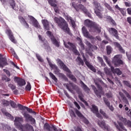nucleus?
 Returning <instances> with one entry per match:
<instances>
[{
  "instance_id": "53",
  "label": "nucleus",
  "mask_w": 131,
  "mask_h": 131,
  "mask_svg": "<svg viewBox=\"0 0 131 131\" xmlns=\"http://www.w3.org/2000/svg\"><path fill=\"white\" fill-rule=\"evenodd\" d=\"M18 19L20 22H21V23H23V24H24L26 22L25 19L22 16H19Z\"/></svg>"
},
{
  "instance_id": "45",
  "label": "nucleus",
  "mask_w": 131,
  "mask_h": 131,
  "mask_svg": "<svg viewBox=\"0 0 131 131\" xmlns=\"http://www.w3.org/2000/svg\"><path fill=\"white\" fill-rule=\"evenodd\" d=\"M104 71L105 74H106V75H110V74H111L110 71L109 70L108 68H107V67L104 68Z\"/></svg>"
},
{
  "instance_id": "32",
  "label": "nucleus",
  "mask_w": 131,
  "mask_h": 131,
  "mask_svg": "<svg viewBox=\"0 0 131 131\" xmlns=\"http://www.w3.org/2000/svg\"><path fill=\"white\" fill-rule=\"evenodd\" d=\"M10 6L12 7V9L13 10H15V11L17 10V8H16V4H15V1L14 0H9Z\"/></svg>"
},
{
  "instance_id": "25",
  "label": "nucleus",
  "mask_w": 131,
  "mask_h": 131,
  "mask_svg": "<svg viewBox=\"0 0 131 131\" xmlns=\"http://www.w3.org/2000/svg\"><path fill=\"white\" fill-rule=\"evenodd\" d=\"M114 125H115L116 127H117V129H118V130L121 131L120 130V127H121V128H122V129H123L124 130H126V129H125V128L124 127H123V125L121 123L118 122V125L116 123V122H114Z\"/></svg>"
},
{
  "instance_id": "41",
  "label": "nucleus",
  "mask_w": 131,
  "mask_h": 131,
  "mask_svg": "<svg viewBox=\"0 0 131 131\" xmlns=\"http://www.w3.org/2000/svg\"><path fill=\"white\" fill-rule=\"evenodd\" d=\"M75 113L77 114V115L78 116V117H80V118H83V115L81 114V113L79 112V111L77 110H75Z\"/></svg>"
},
{
  "instance_id": "10",
  "label": "nucleus",
  "mask_w": 131,
  "mask_h": 131,
  "mask_svg": "<svg viewBox=\"0 0 131 131\" xmlns=\"http://www.w3.org/2000/svg\"><path fill=\"white\" fill-rule=\"evenodd\" d=\"M46 33L47 35H48V36H49V37L51 38V41L52 42L53 45L55 46V47H56L57 48H59V47H60V41H58L57 39H56L55 37H54V36H53L52 32H51V31H48Z\"/></svg>"
},
{
  "instance_id": "8",
  "label": "nucleus",
  "mask_w": 131,
  "mask_h": 131,
  "mask_svg": "<svg viewBox=\"0 0 131 131\" xmlns=\"http://www.w3.org/2000/svg\"><path fill=\"white\" fill-rule=\"evenodd\" d=\"M121 58H122V56L121 55H117L114 56L113 59V63L114 64L115 66L123 65V61L120 59Z\"/></svg>"
},
{
  "instance_id": "23",
  "label": "nucleus",
  "mask_w": 131,
  "mask_h": 131,
  "mask_svg": "<svg viewBox=\"0 0 131 131\" xmlns=\"http://www.w3.org/2000/svg\"><path fill=\"white\" fill-rule=\"evenodd\" d=\"M14 79L17 80V84L18 85H19V86H23V85H25V84H26V82L25 79H18V77H15Z\"/></svg>"
},
{
  "instance_id": "34",
  "label": "nucleus",
  "mask_w": 131,
  "mask_h": 131,
  "mask_svg": "<svg viewBox=\"0 0 131 131\" xmlns=\"http://www.w3.org/2000/svg\"><path fill=\"white\" fill-rule=\"evenodd\" d=\"M77 40L79 41V45L80 46L82 50H84V45H83V43H82V41L81 40V39L79 37L77 38Z\"/></svg>"
},
{
  "instance_id": "61",
  "label": "nucleus",
  "mask_w": 131,
  "mask_h": 131,
  "mask_svg": "<svg viewBox=\"0 0 131 131\" xmlns=\"http://www.w3.org/2000/svg\"><path fill=\"white\" fill-rule=\"evenodd\" d=\"M74 105L77 107V108L79 110L80 109V106H79V104L76 101L74 102Z\"/></svg>"
},
{
  "instance_id": "54",
  "label": "nucleus",
  "mask_w": 131,
  "mask_h": 131,
  "mask_svg": "<svg viewBox=\"0 0 131 131\" xmlns=\"http://www.w3.org/2000/svg\"><path fill=\"white\" fill-rule=\"evenodd\" d=\"M5 115L6 116H7L8 118H10L11 119H14V118H13V117H12V115L10 114V113H5Z\"/></svg>"
},
{
  "instance_id": "13",
  "label": "nucleus",
  "mask_w": 131,
  "mask_h": 131,
  "mask_svg": "<svg viewBox=\"0 0 131 131\" xmlns=\"http://www.w3.org/2000/svg\"><path fill=\"white\" fill-rule=\"evenodd\" d=\"M82 32L83 36L85 37H86V38H89V39H91V40L95 39V37L90 34V33L88 30H86V28H85L84 27L82 28Z\"/></svg>"
},
{
  "instance_id": "18",
  "label": "nucleus",
  "mask_w": 131,
  "mask_h": 131,
  "mask_svg": "<svg viewBox=\"0 0 131 131\" xmlns=\"http://www.w3.org/2000/svg\"><path fill=\"white\" fill-rule=\"evenodd\" d=\"M108 31L110 33H111L112 35H114V36H115L117 39L119 38V37H118V32L117 31V30L113 28H111L108 29Z\"/></svg>"
},
{
  "instance_id": "36",
  "label": "nucleus",
  "mask_w": 131,
  "mask_h": 131,
  "mask_svg": "<svg viewBox=\"0 0 131 131\" xmlns=\"http://www.w3.org/2000/svg\"><path fill=\"white\" fill-rule=\"evenodd\" d=\"M68 20L70 22L71 24L72 25V27L73 28H75V22L73 19H72V18H71V17H68Z\"/></svg>"
},
{
  "instance_id": "46",
  "label": "nucleus",
  "mask_w": 131,
  "mask_h": 131,
  "mask_svg": "<svg viewBox=\"0 0 131 131\" xmlns=\"http://www.w3.org/2000/svg\"><path fill=\"white\" fill-rule=\"evenodd\" d=\"M26 91H31V85L29 82H27V86L26 87Z\"/></svg>"
},
{
  "instance_id": "6",
  "label": "nucleus",
  "mask_w": 131,
  "mask_h": 131,
  "mask_svg": "<svg viewBox=\"0 0 131 131\" xmlns=\"http://www.w3.org/2000/svg\"><path fill=\"white\" fill-rule=\"evenodd\" d=\"M94 7H95V13L99 18H103V15L101 13V11H103V8L101 7V5L97 3H94Z\"/></svg>"
},
{
  "instance_id": "60",
  "label": "nucleus",
  "mask_w": 131,
  "mask_h": 131,
  "mask_svg": "<svg viewBox=\"0 0 131 131\" xmlns=\"http://www.w3.org/2000/svg\"><path fill=\"white\" fill-rule=\"evenodd\" d=\"M85 45L89 47V48H92V44H91V42H89V41L86 40L85 42Z\"/></svg>"
},
{
  "instance_id": "1",
  "label": "nucleus",
  "mask_w": 131,
  "mask_h": 131,
  "mask_svg": "<svg viewBox=\"0 0 131 131\" xmlns=\"http://www.w3.org/2000/svg\"><path fill=\"white\" fill-rule=\"evenodd\" d=\"M54 20L55 23L58 24L59 27L63 30L66 33L72 35L71 32H70V29L68 27V24H67L65 19L62 17H54Z\"/></svg>"
},
{
  "instance_id": "62",
  "label": "nucleus",
  "mask_w": 131,
  "mask_h": 131,
  "mask_svg": "<svg viewBox=\"0 0 131 131\" xmlns=\"http://www.w3.org/2000/svg\"><path fill=\"white\" fill-rule=\"evenodd\" d=\"M105 95L108 98H111L112 97V94L111 93V92L106 93Z\"/></svg>"
},
{
  "instance_id": "57",
  "label": "nucleus",
  "mask_w": 131,
  "mask_h": 131,
  "mask_svg": "<svg viewBox=\"0 0 131 131\" xmlns=\"http://www.w3.org/2000/svg\"><path fill=\"white\" fill-rule=\"evenodd\" d=\"M108 18H110V20L112 23L113 25H116V23H115V21H114V20H113L111 17L109 16Z\"/></svg>"
},
{
  "instance_id": "5",
  "label": "nucleus",
  "mask_w": 131,
  "mask_h": 131,
  "mask_svg": "<svg viewBox=\"0 0 131 131\" xmlns=\"http://www.w3.org/2000/svg\"><path fill=\"white\" fill-rule=\"evenodd\" d=\"M23 122V118L16 117L14 120V124L19 130H24V125L21 124Z\"/></svg>"
},
{
  "instance_id": "35",
  "label": "nucleus",
  "mask_w": 131,
  "mask_h": 131,
  "mask_svg": "<svg viewBox=\"0 0 131 131\" xmlns=\"http://www.w3.org/2000/svg\"><path fill=\"white\" fill-rule=\"evenodd\" d=\"M112 48L110 46H106V52L107 55H110L112 53Z\"/></svg>"
},
{
  "instance_id": "56",
  "label": "nucleus",
  "mask_w": 131,
  "mask_h": 131,
  "mask_svg": "<svg viewBox=\"0 0 131 131\" xmlns=\"http://www.w3.org/2000/svg\"><path fill=\"white\" fill-rule=\"evenodd\" d=\"M9 88H10L12 90H15L16 89V86L14 85L13 84H9L8 85Z\"/></svg>"
},
{
  "instance_id": "44",
  "label": "nucleus",
  "mask_w": 131,
  "mask_h": 131,
  "mask_svg": "<svg viewBox=\"0 0 131 131\" xmlns=\"http://www.w3.org/2000/svg\"><path fill=\"white\" fill-rule=\"evenodd\" d=\"M17 107H18L19 109H20V110H21V111H24V110H25V109H26V106H23L20 104H18L17 105Z\"/></svg>"
},
{
  "instance_id": "37",
  "label": "nucleus",
  "mask_w": 131,
  "mask_h": 131,
  "mask_svg": "<svg viewBox=\"0 0 131 131\" xmlns=\"http://www.w3.org/2000/svg\"><path fill=\"white\" fill-rule=\"evenodd\" d=\"M68 20L70 22L71 24L72 25V27L73 28H75V22L73 19H72V18H71V17H68Z\"/></svg>"
},
{
  "instance_id": "3",
  "label": "nucleus",
  "mask_w": 131,
  "mask_h": 131,
  "mask_svg": "<svg viewBox=\"0 0 131 131\" xmlns=\"http://www.w3.org/2000/svg\"><path fill=\"white\" fill-rule=\"evenodd\" d=\"M95 83L96 85H97L98 90H97V88H96V86L92 85H91L92 89L93 90L95 94L97 96L98 98H101L102 96L101 95H104V91H103V88L99 84V83L97 82H96V80H94Z\"/></svg>"
},
{
  "instance_id": "48",
  "label": "nucleus",
  "mask_w": 131,
  "mask_h": 131,
  "mask_svg": "<svg viewBox=\"0 0 131 131\" xmlns=\"http://www.w3.org/2000/svg\"><path fill=\"white\" fill-rule=\"evenodd\" d=\"M36 57L40 62H43V59L41 57L40 55L38 54H36Z\"/></svg>"
},
{
  "instance_id": "55",
  "label": "nucleus",
  "mask_w": 131,
  "mask_h": 131,
  "mask_svg": "<svg viewBox=\"0 0 131 131\" xmlns=\"http://www.w3.org/2000/svg\"><path fill=\"white\" fill-rule=\"evenodd\" d=\"M120 11L121 12V14H122L123 16H125L126 11L124 9H121Z\"/></svg>"
},
{
  "instance_id": "64",
  "label": "nucleus",
  "mask_w": 131,
  "mask_h": 131,
  "mask_svg": "<svg viewBox=\"0 0 131 131\" xmlns=\"http://www.w3.org/2000/svg\"><path fill=\"white\" fill-rule=\"evenodd\" d=\"M127 12L128 13V14H129V15H131V8H128L127 9Z\"/></svg>"
},
{
  "instance_id": "33",
  "label": "nucleus",
  "mask_w": 131,
  "mask_h": 131,
  "mask_svg": "<svg viewBox=\"0 0 131 131\" xmlns=\"http://www.w3.org/2000/svg\"><path fill=\"white\" fill-rule=\"evenodd\" d=\"M76 61L78 65H82V66H83V60H82V59H81V58H80L79 56L77 57Z\"/></svg>"
},
{
  "instance_id": "52",
  "label": "nucleus",
  "mask_w": 131,
  "mask_h": 131,
  "mask_svg": "<svg viewBox=\"0 0 131 131\" xmlns=\"http://www.w3.org/2000/svg\"><path fill=\"white\" fill-rule=\"evenodd\" d=\"M123 83H124L125 85H127V86H128V88H129L130 89H131L130 83H129V82H128V81H123Z\"/></svg>"
},
{
  "instance_id": "31",
  "label": "nucleus",
  "mask_w": 131,
  "mask_h": 131,
  "mask_svg": "<svg viewBox=\"0 0 131 131\" xmlns=\"http://www.w3.org/2000/svg\"><path fill=\"white\" fill-rule=\"evenodd\" d=\"M54 3V2L51 3L50 5L52 7H54V10L55 13H58L59 12V8L57 6V5Z\"/></svg>"
},
{
  "instance_id": "38",
  "label": "nucleus",
  "mask_w": 131,
  "mask_h": 131,
  "mask_svg": "<svg viewBox=\"0 0 131 131\" xmlns=\"http://www.w3.org/2000/svg\"><path fill=\"white\" fill-rule=\"evenodd\" d=\"M45 129H47V130L52 131V126L49 125V124H45L44 125Z\"/></svg>"
},
{
  "instance_id": "39",
  "label": "nucleus",
  "mask_w": 131,
  "mask_h": 131,
  "mask_svg": "<svg viewBox=\"0 0 131 131\" xmlns=\"http://www.w3.org/2000/svg\"><path fill=\"white\" fill-rule=\"evenodd\" d=\"M49 75L51 77V78L54 80L55 82H58V79L55 76H54L53 73L51 72L49 73Z\"/></svg>"
},
{
  "instance_id": "2",
  "label": "nucleus",
  "mask_w": 131,
  "mask_h": 131,
  "mask_svg": "<svg viewBox=\"0 0 131 131\" xmlns=\"http://www.w3.org/2000/svg\"><path fill=\"white\" fill-rule=\"evenodd\" d=\"M84 25L91 28L93 30L92 31L93 32H97L98 33L101 32V27L96 23H93V21L89 19H86L84 21Z\"/></svg>"
},
{
  "instance_id": "28",
  "label": "nucleus",
  "mask_w": 131,
  "mask_h": 131,
  "mask_svg": "<svg viewBox=\"0 0 131 131\" xmlns=\"http://www.w3.org/2000/svg\"><path fill=\"white\" fill-rule=\"evenodd\" d=\"M92 112H93V113H94L95 114V113H98V112H99V109H98V106L93 104L92 105V107L90 108Z\"/></svg>"
},
{
  "instance_id": "63",
  "label": "nucleus",
  "mask_w": 131,
  "mask_h": 131,
  "mask_svg": "<svg viewBox=\"0 0 131 131\" xmlns=\"http://www.w3.org/2000/svg\"><path fill=\"white\" fill-rule=\"evenodd\" d=\"M95 114H96V116L97 117H98V118H100V119H102V118H103V117H102V115H101V114H100L99 113H95Z\"/></svg>"
},
{
  "instance_id": "51",
  "label": "nucleus",
  "mask_w": 131,
  "mask_h": 131,
  "mask_svg": "<svg viewBox=\"0 0 131 131\" xmlns=\"http://www.w3.org/2000/svg\"><path fill=\"white\" fill-rule=\"evenodd\" d=\"M3 128L6 129V130H11V127L8 125H4L3 126Z\"/></svg>"
},
{
  "instance_id": "59",
  "label": "nucleus",
  "mask_w": 131,
  "mask_h": 131,
  "mask_svg": "<svg viewBox=\"0 0 131 131\" xmlns=\"http://www.w3.org/2000/svg\"><path fill=\"white\" fill-rule=\"evenodd\" d=\"M10 103L9 102V101H7V100H4L3 101V105L4 106H9Z\"/></svg>"
},
{
  "instance_id": "9",
  "label": "nucleus",
  "mask_w": 131,
  "mask_h": 131,
  "mask_svg": "<svg viewBox=\"0 0 131 131\" xmlns=\"http://www.w3.org/2000/svg\"><path fill=\"white\" fill-rule=\"evenodd\" d=\"M64 46L67 48V49H69V50H70L71 51H73L76 55H79V53H78V51L76 50L75 48V46L73 45V43L68 42V43H66V42H64Z\"/></svg>"
},
{
  "instance_id": "11",
  "label": "nucleus",
  "mask_w": 131,
  "mask_h": 131,
  "mask_svg": "<svg viewBox=\"0 0 131 131\" xmlns=\"http://www.w3.org/2000/svg\"><path fill=\"white\" fill-rule=\"evenodd\" d=\"M97 124L99 127H101L103 130L110 131V126L106 125L104 121L98 120Z\"/></svg>"
},
{
  "instance_id": "16",
  "label": "nucleus",
  "mask_w": 131,
  "mask_h": 131,
  "mask_svg": "<svg viewBox=\"0 0 131 131\" xmlns=\"http://www.w3.org/2000/svg\"><path fill=\"white\" fill-rule=\"evenodd\" d=\"M30 24L33 25V26H34L35 28H40V25H39V24L38 23V21H37V20L35 19L33 16H30Z\"/></svg>"
},
{
  "instance_id": "21",
  "label": "nucleus",
  "mask_w": 131,
  "mask_h": 131,
  "mask_svg": "<svg viewBox=\"0 0 131 131\" xmlns=\"http://www.w3.org/2000/svg\"><path fill=\"white\" fill-rule=\"evenodd\" d=\"M41 22L44 29L45 30H50V23H49V21L47 19H42Z\"/></svg>"
},
{
  "instance_id": "24",
  "label": "nucleus",
  "mask_w": 131,
  "mask_h": 131,
  "mask_svg": "<svg viewBox=\"0 0 131 131\" xmlns=\"http://www.w3.org/2000/svg\"><path fill=\"white\" fill-rule=\"evenodd\" d=\"M24 129L20 130L21 131H33V127L30 125L29 124H26V125H24Z\"/></svg>"
},
{
  "instance_id": "15",
  "label": "nucleus",
  "mask_w": 131,
  "mask_h": 131,
  "mask_svg": "<svg viewBox=\"0 0 131 131\" xmlns=\"http://www.w3.org/2000/svg\"><path fill=\"white\" fill-rule=\"evenodd\" d=\"M118 118H119V120H121L122 122L124 123L125 125L127 126H129V127H131V122L129 120H126L125 118H124L123 117L120 115H117Z\"/></svg>"
},
{
  "instance_id": "40",
  "label": "nucleus",
  "mask_w": 131,
  "mask_h": 131,
  "mask_svg": "<svg viewBox=\"0 0 131 131\" xmlns=\"http://www.w3.org/2000/svg\"><path fill=\"white\" fill-rule=\"evenodd\" d=\"M104 6L106 7V8H107V9H108V10H109V11L112 12V13H114V10L113 9H112V7H111V6H110V5H109L108 4L105 3Z\"/></svg>"
},
{
  "instance_id": "19",
  "label": "nucleus",
  "mask_w": 131,
  "mask_h": 131,
  "mask_svg": "<svg viewBox=\"0 0 131 131\" xmlns=\"http://www.w3.org/2000/svg\"><path fill=\"white\" fill-rule=\"evenodd\" d=\"M7 65H8V64L7 58L5 57H0V67H1V68H4L5 66H7Z\"/></svg>"
},
{
  "instance_id": "27",
  "label": "nucleus",
  "mask_w": 131,
  "mask_h": 131,
  "mask_svg": "<svg viewBox=\"0 0 131 131\" xmlns=\"http://www.w3.org/2000/svg\"><path fill=\"white\" fill-rule=\"evenodd\" d=\"M119 95L124 103H125V104H128V101H127V99H126V97L124 96V94L122 93V92H119Z\"/></svg>"
},
{
  "instance_id": "47",
  "label": "nucleus",
  "mask_w": 131,
  "mask_h": 131,
  "mask_svg": "<svg viewBox=\"0 0 131 131\" xmlns=\"http://www.w3.org/2000/svg\"><path fill=\"white\" fill-rule=\"evenodd\" d=\"M70 115L71 117H76V115L72 110H70Z\"/></svg>"
},
{
  "instance_id": "43",
  "label": "nucleus",
  "mask_w": 131,
  "mask_h": 131,
  "mask_svg": "<svg viewBox=\"0 0 131 131\" xmlns=\"http://www.w3.org/2000/svg\"><path fill=\"white\" fill-rule=\"evenodd\" d=\"M103 101L105 104V105H106V106H107V107H110V102H109V101L108 100V99H107L106 98L103 97Z\"/></svg>"
},
{
  "instance_id": "26",
  "label": "nucleus",
  "mask_w": 131,
  "mask_h": 131,
  "mask_svg": "<svg viewBox=\"0 0 131 131\" xmlns=\"http://www.w3.org/2000/svg\"><path fill=\"white\" fill-rule=\"evenodd\" d=\"M113 43L115 47H117V48H118L119 51H120L121 53H125L124 50H123V49H122V47H121L119 43L117 42H114Z\"/></svg>"
},
{
  "instance_id": "29",
  "label": "nucleus",
  "mask_w": 131,
  "mask_h": 131,
  "mask_svg": "<svg viewBox=\"0 0 131 131\" xmlns=\"http://www.w3.org/2000/svg\"><path fill=\"white\" fill-rule=\"evenodd\" d=\"M97 61L98 63H100V64H101V66H103V67L106 66V64H105V62H104V60H103V58H102V57L98 56Z\"/></svg>"
},
{
  "instance_id": "14",
  "label": "nucleus",
  "mask_w": 131,
  "mask_h": 131,
  "mask_svg": "<svg viewBox=\"0 0 131 131\" xmlns=\"http://www.w3.org/2000/svg\"><path fill=\"white\" fill-rule=\"evenodd\" d=\"M56 61L58 65H59L63 70L70 73V70L67 68V66H66V65H65V64H64L60 59H57Z\"/></svg>"
},
{
  "instance_id": "49",
  "label": "nucleus",
  "mask_w": 131,
  "mask_h": 131,
  "mask_svg": "<svg viewBox=\"0 0 131 131\" xmlns=\"http://www.w3.org/2000/svg\"><path fill=\"white\" fill-rule=\"evenodd\" d=\"M69 77L70 78V79L73 80V81H76V78H75V77L73 75L70 74L69 75Z\"/></svg>"
},
{
  "instance_id": "22",
  "label": "nucleus",
  "mask_w": 131,
  "mask_h": 131,
  "mask_svg": "<svg viewBox=\"0 0 131 131\" xmlns=\"http://www.w3.org/2000/svg\"><path fill=\"white\" fill-rule=\"evenodd\" d=\"M47 59L50 67H51V68L56 69V71H55V74H58V73H59V71H60V70L58 69V67L56 66V64H53V63H52V62H51V60H50L49 58H47Z\"/></svg>"
},
{
  "instance_id": "7",
  "label": "nucleus",
  "mask_w": 131,
  "mask_h": 131,
  "mask_svg": "<svg viewBox=\"0 0 131 131\" xmlns=\"http://www.w3.org/2000/svg\"><path fill=\"white\" fill-rule=\"evenodd\" d=\"M103 58L104 60H105L106 63H107L108 65L111 67V69L113 72L114 74H117V75H121V71H120V70L119 68H116L114 69V67H112L111 64H110V61L108 59V57L105 55H103Z\"/></svg>"
},
{
  "instance_id": "4",
  "label": "nucleus",
  "mask_w": 131,
  "mask_h": 131,
  "mask_svg": "<svg viewBox=\"0 0 131 131\" xmlns=\"http://www.w3.org/2000/svg\"><path fill=\"white\" fill-rule=\"evenodd\" d=\"M71 6H72V7H73V8H74V9H75V10L77 11H79V10H81V11H83V12H84V13L86 14V15H87L90 18L92 17L90 12L88 11V10L86 9V8H85V7H84V6H83V5L81 4H78L77 5H75V3L73 2L71 3Z\"/></svg>"
},
{
  "instance_id": "12",
  "label": "nucleus",
  "mask_w": 131,
  "mask_h": 131,
  "mask_svg": "<svg viewBox=\"0 0 131 131\" xmlns=\"http://www.w3.org/2000/svg\"><path fill=\"white\" fill-rule=\"evenodd\" d=\"M23 116L25 118L26 121L28 122V121H30L32 124H35V119L32 117V116H30L28 113L26 112H24L23 114Z\"/></svg>"
},
{
  "instance_id": "58",
  "label": "nucleus",
  "mask_w": 131,
  "mask_h": 131,
  "mask_svg": "<svg viewBox=\"0 0 131 131\" xmlns=\"http://www.w3.org/2000/svg\"><path fill=\"white\" fill-rule=\"evenodd\" d=\"M3 71H4V72H6L8 76L9 77L11 76V74L10 73V71H9L8 70L4 69Z\"/></svg>"
},
{
  "instance_id": "17",
  "label": "nucleus",
  "mask_w": 131,
  "mask_h": 131,
  "mask_svg": "<svg viewBox=\"0 0 131 131\" xmlns=\"http://www.w3.org/2000/svg\"><path fill=\"white\" fill-rule=\"evenodd\" d=\"M82 57L84 60V62H85V64L86 65V66L89 67V68H90V69H91L92 71H93V72H96V69H95V68L93 66H92L89 61L86 60V58H85L84 54L82 55Z\"/></svg>"
},
{
  "instance_id": "30",
  "label": "nucleus",
  "mask_w": 131,
  "mask_h": 131,
  "mask_svg": "<svg viewBox=\"0 0 131 131\" xmlns=\"http://www.w3.org/2000/svg\"><path fill=\"white\" fill-rule=\"evenodd\" d=\"M82 89L84 90V91L86 92V93H89L90 91V88H89L88 87V86H86V85H85V84H84V83H83V82H82Z\"/></svg>"
},
{
  "instance_id": "50",
  "label": "nucleus",
  "mask_w": 131,
  "mask_h": 131,
  "mask_svg": "<svg viewBox=\"0 0 131 131\" xmlns=\"http://www.w3.org/2000/svg\"><path fill=\"white\" fill-rule=\"evenodd\" d=\"M10 104L12 108H16V107L17 106V104L13 101H10Z\"/></svg>"
},
{
  "instance_id": "20",
  "label": "nucleus",
  "mask_w": 131,
  "mask_h": 131,
  "mask_svg": "<svg viewBox=\"0 0 131 131\" xmlns=\"http://www.w3.org/2000/svg\"><path fill=\"white\" fill-rule=\"evenodd\" d=\"M6 33L8 34V36H9V39L10 40L13 42V43H16L17 41L15 39L14 36H13V34H12V31L10 30H7L6 31Z\"/></svg>"
},
{
  "instance_id": "42",
  "label": "nucleus",
  "mask_w": 131,
  "mask_h": 131,
  "mask_svg": "<svg viewBox=\"0 0 131 131\" xmlns=\"http://www.w3.org/2000/svg\"><path fill=\"white\" fill-rule=\"evenodd\" d=\"M100 112L101 114H102V115H103V116H104V117H105V118H106V119H108V118H109V117L108 116V115L107 114H106V113H105V112L104 111H103V110H100Z\"/></svg>"
}]
</instances>
